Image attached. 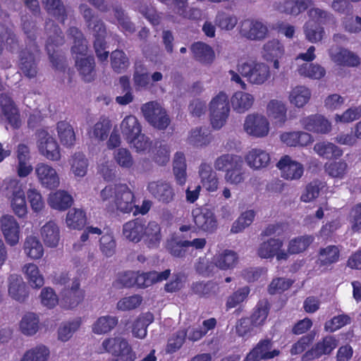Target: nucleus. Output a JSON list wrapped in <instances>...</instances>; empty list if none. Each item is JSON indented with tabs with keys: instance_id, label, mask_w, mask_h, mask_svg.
Segmentation results:
<instances>
[{
	"instance_id": "obj_1",
	"label": "nucleus",
	"mask_w": 361,
	"mask_h": 361,
	"mask_svg": "<svg viewBox=\"0 0 361 361\" xmlns=\"http://www.w3.org/2000/svg\"><path fill=\"white\" fill-rule=\"evenodd\" d=\"M68 37L72 40L71 52L75 60V66L82 80L90 82L96 78V64L94 56H86L88 42L82 31L75 26L67 30Z\"/></svg>"
},
{
	"instance_id": "obj_2",
	"label": "nucleus",
	"mask_w": 361,
	"mask_h": 361,
	"mask_svg": "<svg viewBox=\"0 0 361 361\" xmlns=\"http://www.w3.org/2000/svg\"><path fill=\"white\" fill-rule=\"evenodd\" d=\"M103 202H109L112 207L123 213H130L135 207V195L126 184L106 185L100 192Z\"/></svg>"
},
{
	"instance_id": "obj_3",
	"label": "nucleus",
	"mask_w": 361,
	"mask_h": 361,
	"mask_svg": "<svg viewBox=\"0 0 361 361\" xmlns=\"http://www.w3.org/2000/svg\"><path fill=\"white\" fill-rule=\"evenodd\" d=\"M45 30L47 35L46 50L49 61L56 69L63 68V57L59 53L58 48L64 44V36L60 27L53 20L49 19L45 23Z\"/></svg>"
},
{
	"instance_id": "obj_4",
	"label": "nucleus",
	"mask_w": 361,
	"mask_h": 361,
	"mask_svg": "<svg viewBox=\"0 0 361 361\" xmlns=\"http://www.w3.org/2000/svg\"><path fill=\"white\" fill-rule=\"evenodd\" d=\"M243 162L240 157L226 154L218 157L214 162L217 171H224L225 180L232 185H238L245 180Z\"/></svg>"
},
{
	"instance_id": "obj_5",
	"label": "nucleus",
	"mask_w": 361,
	"mask_h": 361,
	"mask_svg": "<svg viewBox=\"0 0 361 361\" xmlns=\"http://www.w3.org/2000/svg\"><path fill=\"white\" fill-rule=\"evenodd\" d=\"M210 121L212 127L219 130L226 123L230 113L228 97L220 92L209 103Z\"/></svg>"
},
{
	"instance_id": "obj_6",
	"label": "nucleus",
	"mask_w": 361,
	"mask_h": 361,
	"mask_svg": "<svg viewBox=\"0 0 361 361\" xmlns=\"http://www.w3.org/2000/svg\"><path fill=\"white\" fill-rule=\"evenodd\" d=\"M92 30L94 42L93 47L98 60L101 62L106 61L109 52L106 51L107 43L106 41V27L104 23L100 18H95L91 27Z\"/></svg>"
},
{
	"instance_id": "obj_7",
	"label": "nucleus",
	"mask_w": 361,
	"mask_h": 361,
	"mask_svg": "<svg viewBox=\"0 0 361 361\" xmlns=\"http://www.w3.org/2000/svg\"><path fill=\"white\" fill-rule=\"evenodd\" d=\"M6 190L11 193V204L15 214L20 218L26 216L27 208L23 184L17 179H11L8 183Z\"/></svg>"
},
{
	"instance_id": "obj_8",
	"label": "nucleus",
	"mask_w": 361,
	"mask_h": 361,
	"mask_svg": "<svg viewBox=\"0 0 361 361\" xmlns=\"http://www.w3.org/2000/svg\"><path fill=\"white\" fill-rule=\"evenodd\" d=\"M238 71L252 84L262 85L270 76L269 68L263 63H244Z\"/></svg>"
},
{
	"instance_id": "obj_9",
	"label": "nucleus",
	"mask_w": 361,
	"mask_h": 361,
	"mask_svg": "<svg viewBox=\"0 0 361 361\" xmlns=\"http://www.w3.org/2000/svg\"><path fill=\"white\" fill-rule=\"evenodd\" d=\"M102 350L100 353H108L115 357H125L126 355L131 358L136 359V354L133 351L128 341L122 337H110L105 338L102 343Z\"/></svg>"
},
{
	"instance_id": "obj_10",
	"label": "nucleus",
	"mask_w": 361,
	"mask_h": 361,
	"mask_svg": "<svg viewBox=\"0 0 361 361\" xmlns=\"http://www.w3.org/2000/svg\"><path fill=\"white\" fill-rule=\"evenodd\" d=\"M338 343V341L334 336H326L302 355V360L311 361L323 355H329L336 348Z\"/></svg>"
},
{
	"instance_id": "obj_11",
	"label": "nucleus",
	"mask_w": 361,
	"mask_h": 361,
	"mask_svg": "<svg viewBox=\"0 0 361 361\" xmlns=\"http://www.w3.org/2000/svg\"><path fill=\"white\" fill-rule=\"evenodd\" d=\"M37 146L39 152L47 159L59 161L61 159L60 148L58 142L44 130L37 132Z\"/></svg>"
},
{
	"instance_id": "obj_12",
	"label": "nucleus",
	"mask_w": 361,
	"mask_h": 361,
	"mask_svg": "<svg viewBox=\"0 0 361 361\" xmlns=\"http://www.w3.org/2000/svg\"><path fill=\"white\" fill-rule=\"evenodd\" d=\"M240 34L250 40L261 41L267 37L269 29L266 24L258 20L245 19L241 21Z\"/></svg>"
},
{
	"instance_id": "obj_13",
	"label": "nucleus",
	"mask_w": 361,
	"mask_h": 361,
	"mask_svg": "<svg viewBox=\"0 0 361 361\" xmlns=\"http://www.w3.org/2000/svg\"><path fill=\"white\" fill-rule=\"evenodd\" d=\"M78 279H74L71 287H65L61 292L60 305L65 309L77 307L84 299L85 291L80 288Z\"/></svg>"
},
{
	"instance_id": "obj_14",
	"label": "nucleus",
	"mask_w": 361,
	"mask_h": 361,
	"mask_svg": "<svg viewBox=\"0 0 361 361\" xmlns=\"http://www.w3.org/2000/svg\"><path fill=\"white\" fill-rule=\"evenodd\" d=\"M192 214L195 224L200 230L209 233H212L216 230L217 219L211 209L196 208L192 210Z\"/></svg>"
},
{
	"instance_id": "obj_15",
	"label": "nucleus",
	"mask_w": 361,
	"mask_h": 361,
	"mask_svg": "<svg viewBox=\"0 0 361 361\" xmlns=\"http://www.w3.org/2000/svg\"><path fill=\"white\" fill-rule=\"evenodd\" d=\"M0 109L6 121L13 129H18L21 126L19 109L7 94H0Z\"/></svg>"
},
{
	"instance_id": "obj_16",
	"label": "nucleus",
	"mask_w": 361,
	"mask_h": 361,
	"mask_svg": "<svg viewBox=\"0 0 361 361\" xmlns=\"http://www.w3.org/2000/svg\"><path fill=\"white\" fill-rule=\"evenodd\" d=\"M147 190L155 200L164 204L173 202L176 197L173 187L166 181H152L147 185Z\"/></svg>"
},
{
	"instance_id": "obj_17",
	"label": "nucleus",
	"mask_w": 361,
	"mask_h": 361,
	"mask_svg": "<svg viewBox=\"0 0 361 361\" xmlns=\"http://www.w3.org/2000/svg\"><path fill=\"white\" fill-rule=\"evenodd\" d=\"M272 341L269 338L260 340L257 345L246 355L243 361H260L262 360H270L280 354V350L274 349Z\"/></svg>"
},
{
	"instance_id": "obj_18",
	"label": "nucleus",
	"mask_w": 361,
	"mask_h": 361,
	"mask_svg": "<svg viewBox=\"0 0 361 361\" xmlns=\"http://www.w3.org/2000/svg\"><path fill=\"white\" fill-rule=\"evenodd\" d=\"M244 129L250 135L256 137H263L269 133V123L264 116L250 114L245 118Z\"/></svg>"
},
{
	"instance_id": "obj_19",
	"label": "nucleus",
	"mask_w": 361,
	"mask_h": 361,
	"mask_svg": "<svg viewBox=\"0 0 361 361\" xmlns=\"http://www.w3.org/2000/svg\"><path fill=\"white\" fill-rule=\"evenodd\" d=\"M35 173L42 187L52 190L59 185V175L55 169L51 166L39 163L35 167Z\"/></svg>"
},
{
	"instance_id": "obj_20",
	"label": "nucleus",
	"mask_w": 361,
	"mask_h": 361,
	"mask_svg": "<svg viewBox=\"0 0 361 361\" xmlns=\"http://www.w3.org/2000/svg\"><path fill=\"white\" fill-rule=\"evenodd\" d=\"M283 241L280 239L270 238L262 243L257 250L258 255L263 259L273 258L276 257L278 260L287 259L288 255L281 250Z\"/></svg>"
},
{
	"instance_id": "obj_21",
	"label": "nucleus",
	"mask_w": 361,
	"mask_h": 361,
	"mask_svg": "<svg viewBox=\"0 0 361 361\" xmlns=\"http://www.w3.org/2000/svg\"><path fill=\"white\" fill-rule=\"evenodd\" d=\"M301 125L307 131L317 134H327L331 130V123L322 115L314 114L300 121Z\"/></svg>"
},
{
	"instance_id": "obj_22",
	"label": "nucleus",
	"mask_w": 361,
	"mask_h": 361,
	"mask_svg": "<svg viewBox=\"0 0 361 361\" xmlns=\"http://www.w3.org/2000/svg\"><path fill=\"white\" fill-rule=\"evenodd\" d=\"M0 223L6 243L11 246L16 245L20 238V226L16 219L11 215H4Z\"/></svg>"
},
{
	"instance_id": "obj_23",
	"label": "nucleus",
	"mask_w": 361,
	"mask_h": 361,
	"mask_svg": "<svg viewBox=\"0 0 361 361\" xmlns=\"http://www.w3.org/2000/svg\"><path fill=\"white\" fill-rule=\"evenodd\" d=\"M276 166L281 171V176L287 180L299 179L304 172L302 165L293 161L288 155L282 157Z\"/></svg>"
},
{
	"instance_id": "obj_24",
	"label": "nucleus",
	"mask_w": 361,
	"mask_h": 361,
	"mask_svg": "<svg viewBox=\"0 0 361 361\" xmlns=\"http://www.w3.org/2000/svg\"><path fill=\"white\" fill-rule=\"evenodd\" d=\"M19 68L23 74L28 78L37 76L38 68L35 55L27 49L20 53Z\"/></svg>"
},
{
	"instance_id": "obj_25",
	"label": "nucleus",
	"mask_w": 361,
	"mask_h": 361,
	"mask_svg": "<svg viewBox=\"0 0 361 361\" xmlns=\"http://www.w3.org/2000/svg\"><path fill=\"white\" fill-rule=\"evenodd\" d=\"M8 293L10 296L20 302H25L29 293L25 283L21 276L11 274L8 277Z\"/></svg>"
},
{
	"instance_id": "obj_26",
	"label": "nucleus",
	"mask_w": 361,
	"mask_h": 361,
	"mask_svg": "<svg viewBox=\"0 0 361 361\" xmlns=\"http://www.w3.org/2000/svg\"><path fill=\"white\" fill-rule=\"evenodd\" d=\"M192 294L204 298H215L220 292L219 285L213 281L193 282L190 288Z\"/></svg>"
},
{
	"instance_id": "obj_27",
	"label": "nucleus",
	"mask_w": 361,
	"mask_h": 361,
	"mask_svg": "<svg viewBox=\"0 0 361 361\" xmlns=\"http://www.w3.org/2000/svg\"><path fill=\"white\" fill-rule=\"evenodd\" d=\"M145 220L137 218L123 225V235L129 241L139 243L143 238Z\"/></svg>"
},
{
	"instance_id": "obj_28",
	"label": "nucleus",
	"mask_w": 361,
	"mask_h": 361,
	"mask_svg": "<svg viewBox=\"0 0 361 361\" xmlns=\"http://www.w3.org/2000/svg\"><path fill=\"white\" fill-rule=\"evenodd\" d=\"M271 305L267 299L259 300L252 309L250 319L256 328L263 326L267 320Z\"/></svg>"
},
{
	"instance_id": "obj_29",
	"label": "nucleus",
	"mask_w": 361,
	"mask_h": 361,
	"mask_svg": "<svg viewBox=\"0 0 361 361\" xmlns=\"http://www.w3.org/2000/svg\"><path fill=\"white\" fill-rule=\"evenodd\" d=\"M199 174L204 188L209 192H214L217 190L219 178L211 165L207 163H202L200 166Z\"/></svg>"
},
{
	"instance_id": "obj_30",
	"label": "nucleus",
	"mask_w": 361,
	"mask_h": 361,
	"mask_svg": "<svg viewBox=\"0 0 361 361\" xmlns=\"http://www.w3.org/2000/svg\"><path fill=\"white\" fill-rule=\"evenodd\" d=\"M281 140L290 147L307 146L312 142V135L304 131L283 133L280 136Z\"/></svg>"
},
{
	"instance_id": "obj_31",
	"label": "nucleus",
	"mask_w": 361,
	"mask_h": 361,
	"mask_svg": "<svg viewBox=\"0 0 361 361\" xmlns=\"http://www.w3.org/2000/svg\"><path fill=\"white\" fill-rule=\"evenodd\" d=\"M312 2V0H284L279 4L278 9L281 13L297 16L305 11Z\"/></svg>"
},
{
	"instance_id": "obj_32",
	"label": "nucleus",
	"mask_w": 361,
	"mask_h": 361,
	"mask_svg": "<svg viewBox=\"0 0 361 361\" xmlns=\"http://www.w3.org/2000/svg\"><path fill=\"white\" fill-rule=\"evenodd\" d=\"M72 196L65 190H57L51 193L48 198V204L51 208L65 211L73 204Z\"/></svg>"
},
{
	"instance_id": "obj_33",
	"label": "nucleus",
	"mask_w": 361,
	"mask_h": 361,
	"mask_svg": "<svg viewBox=\"0 0 361 361\" xmlns=\"http://www.w3.org/2000/svg\"><path fill=\"white\" fill-rule=\"evenodd\" d=\"M142 239L148 247H158L161 239L159 224L156 221H149L147 226L145 224Z\"/></svg>"
},
{
	"instance_id": "obj_34",
	"label": "nucleus",
	"mask_w": 361,
	"mask_h": 361,
	"mask_svg": "<svg viewBox=\"0 0 361 361\" xmlns=\"http://www.w3.org/2000/svg\"><path fill=\"white\" fill-rule=\"evenodd\" d=\"M41 235L47 246L55 247L58 245L60 240V231L54 221H49L46 223L41 229Z\"/></svg>"
},
{
	"instance_id": "obj_35",
	"label": "nucleus",
	"mask_w": 361,
	"mask_h": 361,
	"mask_svg": "<svg viewBox=\"0 0 361 361\" xmlns=\"http://www.w3.org/2000/svg\"><path fill=\"white\" fill-rule=\"evenodd\" d=\"M121 133L124 139L128 141L133 140L136 135L141 133L142 128L138 120L135 116H128L121 122Z\"/></svg>"
},
{
	"instance_id": "obj_36",
	"label": "nucleus",
	"mask_w": 361,
	"mask_h": 361,
	"mask_svg": "<svg viewBox=\"0 0 361 361\" xmlns=\"http://www.w3.org/2000/svg\"><path fill=\"white\" fill-rule=\"evenodd\" d=\"M42 4L48 14L54 16L61 24L65 23L68 14L61 0H42Z\"/></svg>"
},
{
	"instance_id": "obj_37",
	"label": "nucleus",
	"mask_w": 361,
	"mask_h": 361,
	"mask_svg": "<svg viewBox=\"0 0 361 361\" xmlns=\"http://www.w3.org/2000/svg\"><path fill=\"white\" fill-rule=\"evenodd\" d=\"M191 51L194 58L203 63H211L214 59V51L212 48L202 42H197L192 44Z\"/></svg>"
},
{
	"instance_id": "obj_38",
	"label": "nucleus",
	"mask_w": 361,
	"mask_h": 361,
	"mask_svg": "<svg viewBox=\"0 0 361 361\" xmlns=\"http://www.w3.org/2000/svg\"><path fill=\"white\" fill-rule=\"evenodd\" d=\"M332 59L341 66L357 67L360 64V57L354 52L345 48H341L332 56Z\"/></svg>"
},
{
	"instance_id": "obj_39",
	"label": "nucleus",
	"mask_w": 361,
	"mask_h": 361,
	"mask_svg": "<svg viewBox=\"0 0 361 361\" xmlns=\"http://www.w3.org/2000/svg\"><path fill=\"white\" fill-rule=\"evenodd\" d=\"M247 164L256 169L266 167L270 161V156L264 150L252 149L245 157Z\"/></svg>"
},
{
	"instance_id": "obj_40",
	"label": "nucleus",
	"mask_w": 361,
	"mask_h": 361,
	"mask_svg": "<svg viewBox=\"0 0 361 361\" xmlns=\"http://www.w3.org/2000/svg\"><path fill=\"white\" fill-rule=\"evenodd\" d=\"M142 113L145 120L149 123H154L160 126L163 123V120L156 121L155 118L162 114V111H166L157 102L152 101L144 104L141 106Z\"/></svg>"
},
{
	"instance_id": "obj_41",
	"label": "nucleus",
	"mask_w": 361,
	"mask_h": 361,
	"mask_svg": "<svg viewBox=\"0 0 361 361\" xmlns=\"http://www.w3.org/2000/svg\"><path fill=\"white\" fill-rule=\"evenodd\" d=\"M231 102L234 111L238 113H244L252 106L254 97L249 93L239 91L232 96Z\"/></svg>"
},
{
	"instance_id": "obj_42",
	"label": "nucleus",
	"mask_w": 361,
	"mask_h": 361,
	"mask_svg": "<svg viewBox=\"0 0 361 361\" xmlns=\"http://www.w3.org/2000/svg\"><path fill=\"white\" fill-rule=\"evenodd\" d=\"M185 157L183 152H178L175 154L173 171L177 184L183 185L187 179Z\"/></svg>"
},
{
	"instance_id": "obj_43",
	"label": "nucleus",
	"mask_w": 361,
	"mask_h": 361,
	"mask_svg": "<svg viewBox=\"0 0 361 361\" xmlns=\"http://www.w3.org/2000/svg\"><path fill=\"white\" fill-rule=\"evenodd\" d=\"M340 250L336 245H328L319 252V264L321 267H329L339 260Z\"/></svg>"
},
{
	"instance_id": "obj_44",
	"label": "nucleus",
	"mask_w": 361,
	"mask_h": 361,
	"mask_svg": "<svg viewBox=\"0 0 361 361\" xmlns=\"http://www.w3.org/2000/svg\"><path fill=\"white\" fill-rule=\"evenodd\" d=\"M57 133L61 144L66 147H72L75 141V135L72 126L66 121L57 123Z\"/></svg>"
},
{
	"instance_id": "obj_45",
	"label": "nucleus",
	"mask_w": 361,
	"mask_h": 361,
	"mask_svg": "<svg viewBox=\"0 0 361 361\" xmlns=\"http://www.w3.org/2000/svg\"><path fill=\"white\" fill-rule=\"evenodd\" d=\"M212 140L210 132L202 128H196L190 131L188 138V143L195 147H202L208 145Z\"/></svg>"
},
{
	"instance_id": "obj_46",
	"label": "nucleus",
	"mask_w": 361,
	"mask_h": 361,
	"mask_svg": "<svg viewBox=\"0 0 361 361\" xmlns=\"http://www.w3.org/2000/svg\"><path fill=\"white\" fill-rule=\"evenodd\" d=\"M314 149L318 155L325 159H338L343 155V150L331 142H318Z\"/></svg>"
},
{
	"instance_id": "obj_47",
	"label": "nucleus",
	"mask_w": 361,
	"mask_h": 361,
	"mask_svg": "<svg viewBox=\"0 0 361 361\" xmlns=\"http://www.w3.org/2000/svg\"><path fill=\"white\" fill-rule=\"evenodd\" d=\"M25 254L31 259H40L44 255V248L36 237L30 235L27 236L23 246Z\"/></svg>"
},
{
	"instance_id": "obj_48",
	"label": "nucleus",
	"mask_w": 361,
	"mask_h": 361,
	"mask_svg": "<svg viewBox=\"0 0 361 361\" xmlns=\"http://www.w3.org/2000/svg\"><path fill=\"white\" fill-rule=\"evenodd\" d=\"M39 319L38 316L32 312L25 314L20 322L21 332L26 336L35 334L39 329Z\"/></svg>"
},
{
	"instance_id": "obj_49",
	"label": "nucleus",
	"mask_w": 361,
	"mask_h": 361,
	"mask_svg": "<svg viewBox=\"0 0 361 361\" xmlns=\"http://www.w3.org/2000/svg\"><path fill=\"white\" fill-rule=\"evenodd\" d=\"M116 317L102 316L99 317L92 325V331L96 334H104L110 332L117 324Z\"/></svg>"
},
{
	"instance_id": "obj_50",
	"label": "nucleus",
	"mask_w": 361,
	"mask_h": 361,
	"mask_svg": "<svg viewBox=\"0 0 361 361\" xmlns=\"http://www.w3.org/2000/svg\"><path fill=\"white\" fill-rule=\"evenodd\" d=\"M238 255L236 252L229 250H225L216 257L215 264L222 270L233 269L238 262Z\"/></svg>"
},
{
	"instance_id": "obj_51",
	"label": "nucleus",
	"mask_w": 361,
	"mask_h": 361,
	"mask_svg": "<svg viewBox=\"0 0 361 361\" xmlns=\"http://www.w3.org/2000/svg\"><path fill=\"white\" fill-rule=\"evenodd\" d=\"M310 90L305 86H296L290 94L289 99L291 104L297 107H303L310 100Z\"/></svg>"
},
{
	"instance_id": "obj_52",
	"label": "nucleus",
	"mask_w": 361,
	"mask_h": 361,
	"mask_svg": "<svg viewBox=\"0 0 361 361\" xmlns=\"http://www.w3.org/2000/svg\"><path fill=\"white\" fill-rule=\"evenodd\" d=\"M313 240L314 237L312 235H302L294 238L288 243V252L290 255L303 252L312 244Z\"/></svg>"
},
{
	"instance_id": "obj_53",
	"label": "nucleus",
	"mask_w": 361,
	"mask_h": 361,
	"mask_svg": "<svg viewBox=\"0 0 361 361\" xmlns=\"http://www.w3.org/2000/svg\"><path fill=\"white\" fill-rule=\"evenodd\" d=\"M25 274L29 284L35 288H39L44 285V277L39 273L38 267L32 263L25 265Z\"/></svg>"
},
{
	"instance_id": "obj_54",
	"label": "nucleus",
	"mask_w": 361,
	"mask_h": 361,
	"mask_svg": "<svg viewBox=\"0 0 361 361\" xmlns=\"http://www.w3.org/2000/svg\"><path fill=\"white\" fill-rule=\"evenodd\" d=\"M324 169L329 176L342 179L348 172V166L345 160L340 159L326 163Z\"/></svg>"
},
{
	"instance_id": "obj_55",
	"label": "nucleus",
	"mask_w": 361,
	"mask_h": 361,
	"mask_svg": "<svg viewBox=\"0 0 361 361\" xmlns=\"http://www.w3.org/2000/svg\"><path fill=\"white\" fill-rule=\"evenodd\" d=\"M86 215L83 210L73 209L68 211L66 222L69 228L81 230L86 224Z\"/></svg>"
},
{
	"instance_id": "obj_56",
	"label": "nucleus",
	"mask_w": 361,
	"mask_h": 361,
	"mask_svg": "<svg viewBox=\"0 0 361 361\" xmlns=\"http://www.w3.org/2000/svg\"><path fill=\"white\" fill-rule=\"evenodd\" d=\"M298 73L304 77L319 80L326 74V70L319 64L304 63L298 68Z\"/></svg>"
},
{
	"instance_id": "obj_57",
	"label": "nucleus",
	"mask_w": 361,
	"mask_h": 361,
	"mask_svg": "<svg viewBox=\"0 0 361 361\" xmlns=\"http://www.w3.org/2000/svg\"><path fill=\"white\" fill-rule=\"evenodd\" d=\"M283 54V45L278 39L269 40L264 44L263 57L266 60L273 59L275 57H282Z\"/></svg>"
},
{
	"instance_id": "obj_58",
	"label": "nucleus",
	"mask_w": 361,
	"mask_h": 361,
	"mask_svg": "<svg viewBox=\"0 0 361 361\" xmlns=\"http://www.w3.org/2000/svg\"><path fill=\"white\" fill-rule=\"evenodd\" d=\"M111 66L117 73H121L128 68L129 59L123 50L116 49L111 52Z\"/></svg>"
},
{
	"instance_id": "obj_59",
	"label": "nucleus",
	"mask_w": 361,
	"mask_h": 361,
	"mask_svg": "<svg viewBox=\"0 0 361 361\" xmlns=\"http://www.w3.org/2000/svg\"><path fill=\"white\" fill-rule=\"evenodd\" d=\"M310 20L317 25H326L328 23H334L335 18L330 12L319 8H312L308 11Z\"/></svg>"
},
{
	"instance_id": "obj_60",
	"label": "nucleus",
	"mask_w": 361,
	"mask_h": 361,
	"mask_svg": "<svg viewBox=\"0 0 361 361\" xmlns=\"http://www.w3.org/2000/svg\"><path fill=\"white\" fill-rule=\"evenodd\" d=\"M304 32L306 39L312 42L315 43L322 39L324 30V27L315 23L308 20L304 25Z\"/></svg>"
},
{
	"instance_id": "obj_61",
	"label": "nucleus",
	"mask_w": 361,
	"mask_h": 361,
	"mask_svg": "<svg viewBox=\"0 0 361 361\" xmlns=\"http://www.w3.org/2000/svg\"><path fill=\"white\" fill-rule=\"evenodd\" d=\"M49 355V349L44 345H38L27 350L20 361H47Z\"/></svg>"
},
{
	"instance_id": "obj_62",
	"label": "nucleus",
	"mask_w": 361,
	"mask_h": 361,
	"mask_svg": "<svg viewBox=\"0 0 361 361\" xmlns=\"http://www.w3.org/2000/svg\"><path fill=\"white\" fill-rule=\"evenodd\" d=\"M238 23L237 17L224 11L219 12L215 18V24L221 30H232Z\"/></svg>"
},
{
	"instance_id": "obj_63",
	"label": "nucleus",
	"mask_w": 361,
	"mask_h": 361,
	"mask_svg": "<svg viewBox=\"0 0 361 361\" xmlns=\"http://www.w3.org/2000/svg\"><path fill=\"white\" fill-rule=\"evenodd\" d=\"M267 111L274 119L280 123H284L286 120V107L285 104L278 100L272 99L267 105Z\"/></svg>"
},
{
	"instance_id": "obj_64",
	"label": "nucleus",
	"mask_w": 361,
	"mask_h": 361,
	"mask_svg": "<svg viewBox=\"0 0 361 361\" xmlns=\"http://www.w3.org/2000/svg\"><path fill=\"white\" fill-rule=\"evenodd\" d=\"M187 336V330L182 329L178 330L169 339L166 345V351L173 353L179 350L183 345Z\"/></svg>"
}]
</instances>
